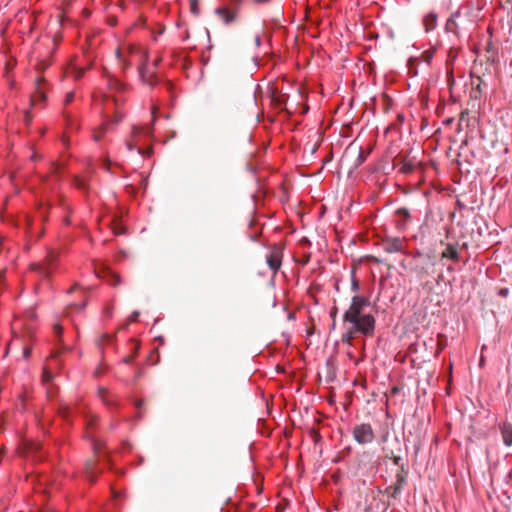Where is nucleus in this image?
<instances>
[{
  "label": "nucleus",
  "instance_id": "7c9ffc66",
  "mask_svg": "<svg viewBox=\"0 0 512 512\" xmlns=\"http://www.w3.org/2000/svg\"><path fill=\"white\" fill-rule=\"evenodd\" d=\"M126 147L129 151H132L136 147V143L132 140H127Z\"/></svg>",
  "mask_w": 512,
  "mask_h": 512
},
{
  "label": "nucleus",
  "instance_id": "864d4df0",
  "mask_svg": "<svg viewBox=\"0 0 512 512\" xmlns=\"http://www.w3.org/2000/svg\"><path fill=\"white\" fill-rule=\"evenodd\" d=\"M491 48H492V43H488V46H487V52L488 53L490 52Z\"/></svg>",
  "mask_w": 512,
  "mask_h": 512
},
{
  "label": "nucleus",
  "instance_id": "a19ab883",
  "mask_svg": "<svg viewBox=\"0 0 512 512\" xmlns=\"http://www.w3.org/2000/svg\"><path fill=\"white\" fill-rule=\"evenodd\" d=\"M113 279H114V281L111 282L112 285H117L120 281L119 276H117V275H113Z\"/></svg>",
  "mask_w": 512,
  "mask_h": 512
},
{
  "label": "nucleus",
  "instance_id": "ddd939ff",
  "mask_svg": "<svg viewBox=\"0 0 512 512\" xmlns=\"http://www.w3.org/2000/svg\"><path fill=\"white\" fill-rule=\"evenodd\" d=\"M116 55L119 59V64L123 71H126L132 66V58L127 54V56L121 51V49H117Z\"/></svg>",
  "mask_w": 512,
  "mask_h": 512
},
{
  "label": "nucleus",
  "instance_id": "bb28decb",
  "mask_svg": "<svg viewBox=\"0 0 512 512\" xmlns=\"http://www.w3.org/2000/svg\"><path fill=\"white\" fill-rule=\"evenodd\" d=\"M392 461H393V464L398 466L399 468L401 467L402 464H404L402 462V457L400 455L393 456Z\"/></svg>",
  "mask_w": 512,
  "mask_h": 512
},
{
  "label": "nucleus",
  "instance_id": "ea45409f",
  "mask_svg": "<svg viewBox=\"0 0 512 512\" xmlns=\"http://www.w3.org/2000/svg\"><path fill=\"white\" fill-rule=\"evenodd\" d=\"M140 130L137 126H134L132 129V136H137L139 134Z\"/></svg>",
  "mask_w": 512,
  "mask_h": 512
},
{
  "label": "nucleus",
  "instance_id": "58836bf2",
  "mask_svg": "<svg viewBox=\"0 0 512 512\" xmlns=\"http://www.w3.org/2000/svg\"><path fill=\"white\" fill-rule=\"evenodd\" d=\"M110 164H111V163H110V160H109L108 158H106V159L104 160V162H103L104 167H105L108 171H109V169H110Z\"/></svg>",
  "mask_w": 512,
  "mask_h": 512
},
{
  "label": "nucleus",
  "instance_id": "09e8293b",
  "mask_svg": "<svg viewBox=\"0 0 512 512\" xmlns=\"http://www.w3.org/2000/svg\"><path fill=\"white\" fill-rule=\"evenodd\" d=\"M142 375V371L139 370L136 375H135V379H138L140 376Z\"/></svg>",
  "mask_w": 512,
  "mask_h": 512
},
{
  "label": "nucleus",
  "instance_id": "de8ad7c7",
  "mask_svg": "<svg viewBox=\"0 0 512 512\" xmlns=\"http://www.w3.org/2000/svg\"><path fill=\"white\" fill-rule=\"evenodd\" d=\"M398 392H399V388H398V387H393V388H392V393H393V394H396V393H398Z\"/></svg>",
  "mask_w": 512,
  "mask_h": 512
},
{
  "label": "nucleus",
  "instance_id": "c9c22d12",
  "mask_svg": "<svg viewBox=\"0 0 512 512\" xmlns=\"http://www.w3.org/2000/svg\"><path fill=\"white\" fill-rule=\"evenodd\" d=\"M455 25V20L454 19H450L448 22H447V28L449 30H453V26Z\"/></svg>",
  "mask_w": 512,
  "mask_h": 512
},
{
  "label": "nucleus",
  "instance_id": "473e14b6",
  "mask_svg": "<svg viewBox=\"0 0 512 512\" xmlns=\"http://www.w3.org/2000/svg\"><path fill=\"white\" fill-rule=\"evenodd\" d=\"M31 355V348L30 347H25L24 350H23V357L25 359H28Z\"/></svg>",
  "mask_w": 512,
  "mask_h": 512
},
{
  "label": "nucleus",
  "instance_id": "0e129e2a",
  "mask_svg": "<svg viewBox=\"0 0 512 512\" xmlns=\"http://www.w3.org/2000/svg\"><path fill=\"white\" fill-rule=\"evenodd\" d=\"M423 273L428 274V271H423V272H421V275H422Z\"/></svg>",
  "mask_w": 512,
  "mask_h": 512
},
{
  "label": "nucleus",
  "instance_id": "5701e85b",
  "mask_svg": "<svg viewBox=\"0 0 512 512\" xmlns=\"http://www.w3.org/2000/svg\"><path fill=\"white\" fill-rule=\"evenodd\" d=\"M113 231L116 235H122L125 233L124 227H122L116 220L113 221Z\"/></svg>",
  "mask_w": 512,
  "mask_h": 512
},
{
  "label": "nucleus",
  "instance_id": "39448f33",
  "mask_svg": "<svg viewBox=\"0 0 512 512\" xmlns=\"http://www.w3.org/2000/svg\"><path fill=\"white\" fill-rule=\"evenodd\" d=\"M380 245L386 253H402L405 249V240L400 237H385Z\"/></svg>",
  "mask_w": 512,
  "mask_h": 512
},
{
  "label": "nucleus",
  "instance_id": "cd10ccee",
  "mask_svg": "<svg viewBox=\"0 0 512 512\" xmlns=\"http://www.w3.org/2000/svg\"><path fill=\"white\" fill-rule=\"evenodd\" d=\"M111 340H112V336H111V335H109V334H104V335L100 338V340H99L98 344H99L100 346H102L105 342H109V341H111Z\"/></svg>",
  "mask_w": 512,
  "mask_h": 512
},
{
  "label": "nucleus",
  "instance_id": "b1692460",
  "mask_svg": "<svg viewBox=\"0 0 512 512\" xmlns=\"http://www.w3.org/2000/svg\"><path fill=\"white\" fill-rule=\"evenodd\" d=\"M190 10L194 15H199V7H198V1L197 0H191L190 2Z\"/></svg>",
  "mask_w": 512,
  "mask_h": 512
},
{
  "label": "nucleus",
  "instance_id": "79ce46f5",
  "mask_svg": "<svg viewBox=\"0 0 512 512\" xmlns=\"http://www.w3.org/2000/svg\"><path fill=\"white\" fill-rule=\"evenodd\" d=\"M160 62H161V58H158L153 62V70H155L157 68V66L159 65Z\"/></svg>",
  "mask_w": 512,
  "mask_h": 512
},
{
  "label": "nucleus",
  "instance_id": "f257e3e1",
  "mask_svg": "<svg viewBox=\"0 0 512 512\" xmlns=\"http://www.w3.org/2000/svg\"><path fill=\"white\" fill-rule=\"evenodd\" d=\"M370 304L367 297L355 295L351 304L343 314V322L349 324L342 334L341 341L351 345L352 340L358 333L371 336L375 330V318L369 313H364L365 307Z\"/></svg>",
  "mask_w": 512,
  "mask_h": 512
},
{
  "label": "nucleus",
  "instance_id": "e2e57ef3",
  "mask_svg": "<svg viewBox=\"0 0 512 512\" xmlns=\"http://www.w3.org/2000/svg\"><path fill=\"white\" fill-rule=\"evenodd\" d=\"M85 305H86V303H82V304H81V306H80V308H84V307H85Z\"/></svg>",
  "mask_w": 512,
  "mask_h": 512
},
{
  "label": "nucleus",
  "instance_id": "412c9836",
  "mask_svg": "<svg viewBox=\"0 0 512 512\" xmlns=\"http://www.w3.org/2000/svg\"><path fill=\"white\" fill-rule=\"evenodd\" d=\"M52 379H53V375H52L51 371L47 367H44L43 373H42V381L44 383H49L52 381Z\"/></svg>",
  "mask_w": 512,
  "mask_h": 512
},
{
  "label": "nucleus",
  "instance_id": "9b49d317",
  "mask_svg": "<svg viewBox=\"0 0 512 512\" xmlns=\"http://www.w3.org/2000/svg\"><path fill=\"white\" fill-rule=\"evenodd\" d=\"M441 258L450 259L453 261L459 260V253L455 245L448 244L446 248L441 253Z\"/></svg>",
  "mask_w": 512,
  "mask_h": 512
},
{
  "label": "nucleus",
  "instance_id": "8fccbe9b",
  "mask_svg": "<svg viewBox=\"0 0 512 512\" xmlns=\"http://www.w3.org/2000/svg\"><path fill=\"white\" fill-rule=\"evenodd\" d=\"M155 112H156V108L154 107L153 108V111H152V115H153V118H152V121H155Z\"/></svg>",
  "mask_w": 512,
  "mask_h": 512
},
{
  "label": "nucleus",
  "instance_id": "e433bc0d",
  "mask_svg": "<svg viewBox=\"0 0 512 512\" xmlns=\"http://www.w3.org/2000/svg\"><path fill=\"white\" fill-rule=\"evenodd\" d=\"M383 450L385 451V457L392 460V457L395 456L394 452L393 451H386L385 449H383Z\"/></svg>",
  "mask_w": 512,
  "mask_h": 512
},
{
  "label": "nucleus",
  "instance_id": "2eb2a0df",
  "mask_svg": "<svg viewBox=\"0 0 512 512\" xmlns=\"http://www.w3.org/2000/svg\"><path fill=\"white\" fill-rule=\"evenodd\" d=\"M396 215L401 218L398 221L397 226L404 227L407 220L410 218V211L405 207H401L396 210Z\"/></svg>",
  "mask_w": 512,
  "mask_h": 512
},
{
  "label": "nucleus",
  "instance_id": "4be33fe9",
  "mask_svg": "<svg viewBox=\"0 0 512 512\" xmlns=\"http://www.w3.org/2000/svg\"><path fill=\"white\" fill-rule=\"evenodd\" d=\"M330 317L332 319V328H335V325H336V317H337V314H338V307L336 305H334L331 309H330Z\"/></svg>",
  "mask_w": 512,
  "mask_h": 512
},
{
  "label": "nucleus",
  "instance_id": "0eeeda50",
  "mask_svg": "<svg viewBox=\"0 0 512 512\" xmlns=\"http://www.w3.org/2000/svg\"><path fill=\"white\" fill-rule=\"evenodd\" d=\"M128 55L130 56V58H132V60L138 62V66L142 63L147 64L148 52L139 46L130 45L128 47Z\"/></svg>",
  "mask_w": 512,
  "mask_h": 512
},
{
  "label": "nucleus",
  "instance_id": "f8f14e48",
  "mask_svg": "<svg viewBox=\"0 0 512 512\" xmlns=\"http://www.w3.org/2000/svg\"><path fill=\"white\" fill-rule=\"evenodd\" d=\"M97 462H98V460L95 457H92L85 462V472H86L87 478L91 482L95 481L96 476H95L94 470L97 465Z\"/></svg>",
  "mask_w": 512,
  "mask_h": 512
},
{
  "label": "nucleus",
  "instance_id": "6e6552de",
  "mask_svg": "<svg viewBox=\"0 0 512 512\" xmlns=\"http://www.w3.org/2000/svg\"><path fill=\"white\" fill-rule=\"evenodd\" d=\"M282 261V251L280 248H273L269 255L267 256V264L269 268L276 272L280 266Z\"/></svg>",
  "mask_w": 512,
  "mask_h": 512
},
{
  "label": "nucleus",
  "instance_id": "423d86ee",
  "mask_svg": "<svg viewBox=\"0 0 512 512\" xmlns=\"http://www.w3.org/2000/svg\"><path fill=\"white\" fill-rule=\"evenodd\" d=\"M138 73L143 84L155 86L158 82L156 71L150 69L148 64L142 63L138 66Z\"/></svg>",
  "mask_w": 512,
  "mask_h": 512
},
{
  "label": "nucleus",
  "instance_id": "1a4fd4ad",
  "mask_svg": "<svg viewBox=\"0 0 512 512\" xmlns=\"http://www.w3.org/2000/svg\"><path fill=\"white\" fill-rule=\"evenodd\" d=\"M475 73L476 72H474V71L471 72L472 90L470 93V97L474 100H477V99H479V97L482 94L481 85H482L483 81H482L481 77L475 76Z\"/></svg>",
  "mask_w": 512,
  "mask_h": 512
},
{
  "label": "nucleus",
  "instance_id": "4d7b16f0",
  "mask_svg": "<svg viewBox=\"0 0 512 512\" xmlns=\"http://www.w3.org/2000/svg\"><path fill=\"white\" fill-rule=\"evenodd\" d=\"M94 422V419H92L89 423H88V427H90Z\"/></svg>",
  "mask_w": 512,
  "mask_h": 512
},
{
  "label": "nucleus",
  "instance_id": "393cba45",
  "mask_svg": "<svg viewBox=\"0 0 512 512\" xmlns=\"http://www.w3.org/2000/svg\"><path fill=\"white\" fill-rule=\"evenodd\" d=\"M107 129H108V124L103 125V126L101 127L100 132H99V133H97V132H96V133L94 134V140H95V141H99V140L101 139L102 135L105 133V131H106Z\"/></svg>",
  "mask_w": 512,
  "mask_h": 512
},
{
  "label": "nucleus",
  "instance_id": "4c0bfd02",
  "mask_svg": "<svg viewBox=\"0 0 512 512\" xmlns=\"http://www.w3.org/2000/svg\"><path fill=\"white\" fill-rule=\"evenodd\" d=\"M107 392H108V391H107V389H106V388H100V389L98 390V393H99V395H100L102 398H104V396L107 394Z\"/></svg>",
  "mask_w": 512,
  "mask_h": 512
},
{
  "label": "nucleus",
  "instance_id": "bf43d9fd",
  "mask_svg": "<svg viewBox=\"0 0 512 512\" xmlns=\"http://www.w3.org/2000/svg\"><path fill=\"white\" fill-rule=\"evenodd\" d=\"M53 168H54V171H56L58 169V166L53 164Z\"/></svg>",
  "mask_w": 512,
  "mask_h": 512
},
{
  "label": "nucleus",
  "instance_id": "603ef678",
  "mask_svg": "<svg viewBox=\"0 0 512 512\" xmlns=\"http://www.w3.org/2000/svg\"><path fill=\"white\" fill-rule=\"evenodd\" d=\"M121 119H122V117H121V116H116V117H115V122H116V123H118V122H120V121H121Z\"/></svg>",
  "mask_w": 512,
  "mask_h": 512
},
{
  "label": "nucleus",
  "instance_id": "20e7f679",
  "mask_svg": "<svg viewBox=\"0 0 512 512\" xmlns=\"http://www.w3.org/2000/svg\"><path fill=\"white\" fill-rule=\"evenodd\" d=\"M408 475V467L405 464H402L400 470L397 471L395 478L396 482L394 485H391L385 489V493L392 499H397L399 494L402 491L404 484L406 483V478Z\"/></svg>",
  "mask_w": 512,
  "mask_h": 512
},
{
  "label": "nucleus",
  "instance_id": "c756f323",
  "mask_svg": "<svg viewBox=\"0 0 512 512\" xmlns=\"http://www.w3.org/2000/svg\"><path fill=\"white\" fill-rule=\"evenodd\" d=\"M54 333L57 335V337H61L62 333H63V328L60 324H55L54 327Z\"/></svg>",
  "mask_w": 512,
  "mask_h": 512
},
{
  "label": "nucleus",
  "instance_id": "a878e982",
  "mask_svg": "<svg viewBox=\"0 0 512 512\" xmlns=\"http://www.w3.org/2000/svg\"><path fill=\"white\" fill-rule=\"evenodd\" d=\"M74 183L77 186V188H79V189H85L87 186L85 181L79 177H75Z\"/></svg>",
  "mask_w": 512,
  "mask_h": 512
},
{
  "label": "nucleus",
  "instance_id": "c85d7f7f",
  "mask_svg": "<svg viewBox=\"0 0 512 512\" xmlns=\"http://www.w3.org/2000/svg\"><path fill=\"white\" fill-rule=\"evenodd\" d=\"M351 290L353 292H358L359 290V282L356 280L354 276L352 277Z\"/></svg>",
  "mask_w": 512,
  "mask_h": 512
},
{
  "label": "nucleus",
  "instance_id": "6ab92c4d",
  "mask_svg": "<svg viewBox=\"0 0 512 512\" xmlns=\"http://www.w3.org/2000/svg\"><path fill=\"white\" fill-rule=\"evenodd\" d=\"M46 95L42 91H37L31 98V104L36 105L40 101H44Z\"/></svg>",
  "mask_w": 512,
  "mask_h": 512
},
{
  "label": "nucleus",
  "instance_id": "aec40b11",
  "mask_svg": "<svg viewBox=\"0 0 512 512\" xmlns=\"http://www.w3.org/2000/svg\"><path fill=\"white\" fill-rule=\"evenodd\" d=\"M85 71L86 70L84 68L73 67L71 69V74L74 77V79L79 80L80 78L83 77Z\"/></svg>",
  "mask_w": 512,
  "mask_h": 512
},
{
  "label": "nucleus",
  "instance_id": "f3484780",
  "mask_svg": "<svg viewBox=\"0 0 512 512\" xmlns=\"http://www.w3.org/2000/svg\"><path fill=\"white\" fill-rule=\"evenodd\" d=\"M108 84L111 89L123 90L125 88V84L115 77H109Z\"/></svg>",
  "mask_w": 512,
  "mask_h": 512
},
{
  "label": "nucleus",
  "instance_id": "680f3d73",
  "mask_svg": "<svg viewBox=\"0 0 512 512\" xmlns=\"http://www.w3.org/2000/svg\"><path fill=\"white\" fill-rule=\"evenodd\" d=\"M429 286V282H426L424 285V288H427Z\"/></svg>",
  "mask_w": 512,
  "mask_h": 512
},
{
  "label": "nucleus",
  "instance_id": "7ed1b4c3",
  "mask_svg": "<svg viewBox=\"0 0 512 512\" xmlns=\"http://www.w3.org/2000/svg\"><path fill=\"white\" fill-rule=\"evenodd\" d=\"M352 435L354 440L361 445L372 443L375 434L370 424L361 423L353 428Z\"/></svg>",
  "mask_w": 512,
  "mask_h": 512
},
{
  "label": "nucleus",
  "instance_id": "4468645a",
  "mask_svg": "<svg viewBox=\"0 0 512 512\" xmlns=\"http://www.w3.org/2000/svg\"><path fill=\"white\" fill-rule=\"evenodd\" d=\"M501 433H502L504 444L506 446H511L512 445V426L510 424L504 423L501 426Z\"/></svg>",
  "mask_w": 512,
  "mask_h": 512
},
{
  "label": "nucleus",
  "instance_id": "052dcab7",
  "mask_svg": "<svg viewBox=\"0 0 512 512\" xmlns=\"http://www.w3.org/2000/svg\"><path fill=\"white\" fill-rule=\"evenodd\" d=\"M74 289H75V286L70 288L68 292L71 293V292H73Z\"/></svg>",
  "mask_w": 512,
  "mask_h": 512
},
{
  "label": "nucleus",
  "instance_id": "49530a36",
  "mask_svg": "<svg viewBox=\"0 0 512 512\" xmlns=\"http://www.w3.org/2000/svg\"><path fill=\"white\" fill-rule=\"evenodd\" d=\"M255 43H256L257 46L260 45V38H259V36H255Z\"/></svg>",
  "mask_w": 512,
  "mask_h": 512
},
{
  "label": "nucleus",
  "instance_id": "3c124183",
  "mask_svg": "<svg viewBox=\"0 0 512 512\" xmlns=\"http://www.w3.org/2000/svg\"><path fill=\"white\" fill-rule=\"evenodd\" d=\"M359 154H360V163H362V162H364L365 158L362 156V153L360 150H359Z\"/></svg>",
  "mask_w": 512,
  "mask_h": 512
},
{
  "label": "nucleus",
  "instance_id": "37998d69",
  "mask_svg": "<svg viewBox=\"0 0 512 512\" xmlns=\"http://www.w3.org/2000/svg\"><path fill=\"white\" fill-rule=\"evenodd\" d=\"M60 353H61V351H53L50 356H51V358H57Z\"/></svg>",
  "mask_w": 512,
  "mask_h": 512
},
{
  "label": "nucleus",
  "instance_id": "6e6d98bb",
  "mask_svg": "<svg viewBox=\"0 0 512 512\" xmlns=\"http://www.w3.org/2000/svg\"><path fill=\"white\" fill-rule=\"evenodd\" d=\"M33 449L34 450H39L40 449V445H35V447Z\"/></svg>",
  "mask_w": 512,
  "mask_h": 512
},
{
  "label": "nucleus",
  "instance_id": "a211bd4d",
  "mask_svg": "<svg viewBox=\"0 0 512 512\" xmlns=\"http://www.w3.org/2000/svg\"><path fill=\"white\" fill-rule=\"evenodd\" d=\"M401 164H402V165H401V167H400V171H401L402 173H405V174L410 173V172L413 170V168H414L413 163H412V162H410V161H405V160H403V161H401Z\"/></svg>",
  "mask_w": 512,
  "mask_h": 512
},
{
  "label": "nucleus",
  "instance_id": "5fc2aeb1",
  "mask_svg": "<svg viewBox=\"0 0 512 512\" xmlns=\"http://www.w3.org/2000/svg\"><path fill=\"white\" fill-rule=\"evenodd\" d=\"M507 292L508 291L506 289H503V290L500 291L501 295H504V296L507 294Z\"/></svg>",
  "mask_w": 512,
  "mask_h": 512
},
{
  "label": "nucleus",
  "instance_id": "72a5a7b5",
  "mask_svg": "<svg viewBox=\"0 0 512 512\" xmlns=\"http://www.w3.org/2000/svg\"><path fill=\"white\" fill-rule=\"evenodd\" d=\"M138 316H139V313H138V312H134V313H133V314L128 318V321H129V322H134V321H136V320H137Z\"/></svg>",
  "mask_w": 512,
  "mask_h": 512
},
{
  "label": "nucleus",
  "instance_id": "f704fd0d",
  "mask_svg": "<svg viewBox=\"0 0 512 512\" xmlns=\"http://www.w3.org/2000/svg\"><path fill=\"white\" fill-rule=\"evenodd\" d=\"M133 360H134V355H129V356H126L123 361L126 364H130L133 362Z\"/></svg>",
  "mask_w": 512,
  "mask_h": 512
},
{
  "label": "nucleus",
  "instance_id": "dca6fc26",
  "mask_svg": "<svg viewBox=\"0 0 512 512\" xmlns=\"http://www.w3.org/2000/svg\"><path fill=\"white\" fill-rule=\"evenodd\" d=\"M436 22H437V16L436 14L434 13H429L425 18H424V25H425V28H426V31L429 32L431 31L432 29H434L436 27Z\"/></svg>",
  "mask_w": 512,
  "mask_h": 512
},
{
  "label": "nucleus",
  "instance_id": "f03ea898",
  "mask_svg": "<svg viewBox=\"0 0 512 512\" xmlns=\"http://www.w3.org/2000/svg\"><path fill=\"white\" fill-rule=\"evenodd\" d=\"M59 252L50 249L43 261L30 265L31 269L37 272L43 278H49L57 268Z\"/></svg>",
  "mask_w": 512,
  "mask_h": 512
},
{
  "label": "nucleus",
  "instance_id": "9d476101",
  "mask_svg": "<svg viewBox=\"0 0 512 512\" xmlns=\"http://www.w3.org/2000/svg\"><path fill=\"white\" fill-rule=\"evenodd\" d=\"M215 13L222 19L225 24H229L234 21L236 13L230 11L226 7H219L215 10Z\"/></svg>",
  "mask_w": 512,
  "mask_h": 512
},
{
  "label": "nucleus",
  "instance_id": "13d9d810",
  "mask_svg": "<svg viewBox=\"0 0 512 512\" xmlns=\"http://www.w3.org/2000/svg\"><path fill=\"white\" fill-rule=\"evenodd\" d=\"M138 153L143 154V150L141 148L138 149Z\"/></svg>",
  "mask_w": 512,
  "mask_h": 512
},
{
  "label": "nucleus",
  "instance_id": "a18cd8bd",
  "mask_svg": "<svg viewBox=\"0 0 512 512\" xmlns=\"http://www.w3.org/2000/svg\"><path fill=\"white\" fill-rule=\"evenodd\" d=\"M67 411H68V408H67V407H64V408L61 410V413L63 414V416H65V417H66Z\"/></svg>",
  "mask_w": 512,
  "mask_h": 512
},
{
  "label": "nucleus",
  "instance_id": "2f4dec72",
  "mask_svg": "<svg viewBox=\"0 0 512 512\" xmlns=\"http://www.w3.org/2000/svg\"><path fill=\"white\" fill-rule=\"evenodd\" d=\"M73 99H74V93L69 92L65 97V104H69L70 102L73 101Z\"/></svg>",
  "mask_w": 512,
  "mask_h": 512
},
{
  "label": "nucleus",
  "instance_id": "c03bdc74",
  "mask_svg": "<svg viewBox=\"0 0 512 512\" xmlns=\"http://www.w3.org/2000/svg\"><path fill=\"white\" fill-rule=\"evenodd\" d=\"M467 114H468V111H467V110L462 111V112H461V114H460V118H461V120H463V119H464V117H466V115H467Z\"/></svg>",
  "mask_w": 512,
  "mask_h": 512
}]
</instances>
